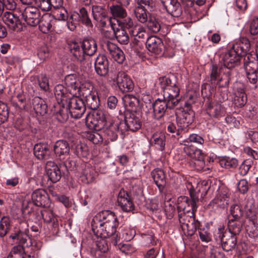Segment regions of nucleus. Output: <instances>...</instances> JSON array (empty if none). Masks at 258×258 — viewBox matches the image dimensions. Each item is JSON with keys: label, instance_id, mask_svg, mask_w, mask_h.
Returning <instances> with one entry per match:
<instances>
[{"label": "nucleus", "instance_id": "412c9836", "mask_svg": "<svg viewBox=\"0 0 258 258\" xmlns=\"http://www.w3.org/2000/svg\"><path fill=\"white\" fill-rule=\"evenodd\" d=\"M240 56L230 50L221 56V61L225 68L231 69L238 66L240 64Z\"/></svg>", "mask_w": 258, "mask_h": 258}, {"label": "nucleus", "instance_id": "680f3d73", "mask_svg": "<svg viewBox=\"0 0 258 258\" xmlns=\"http://www.w3.org/2000/svg\"><path fill=\"white\" fill-rule=\"evenodd\" d=\"M233 52H234L237 55L240 56L241 58L242 57H245V56L248 55V51L247 49L243 48V47L240 45L238 42H236L233 44L232 48L230 49Z\"/></svg>", "mask_w": 258, "mask_h": 258}, {"label": "nucleus", "instance_id": "8fccbe9b", "mask_svg": "<svg viewBox=\"0 0 258 258\" xmlns=\"http://www.w3.org/2000/svg\"><path fill=\"white\" fill-rule=\"evenodd\" d=\"M51 18L49 16H43L41 19H40V22H39V28L40 30L43 33H47L49 32L52 27L51 24Z\"/></svg>", "mask_w": 258, "mask_h": 258}, {"label": "nucleus", "instance_id": "a19ab883", "mask_svg": "<svg viewBox=\"0 0 258 258\" xmlns=\"http://www.w3.org/2000/svg\"><path fill=\"white\" fill-rule=\"evenodd\" d=\"M151 141L157 149L163 151L165 149L166 135L162 133L154 134L152 137Z\"/></svg>", "mask_w": 258, "mask_h": 258}, {"label": "nucleus", "instance_id": "79ce46f5", "mask_svg": "<svg viewBox=\"0 0 258 258\" xmlns=\"http://www.w3.org/2000/svg\"><path fill=\"white\" fill-rule=\"evenodd\" d=\"M243 222L240 220L231 219L228 223V228L230 234L236 235H238L242 229Z\"/></svg>", "mask_w": 258, "mask_h": 258}, {"label": "nucleus", "instance_id": "a18cd8bd", "mask_svg": "<svg viewBox=\"0 0 258 258\" xmlns=\"http://www.w3.org/2000/svg\"><path fill=\"white\" fill-rule=\"evenodd\" d=\"M41 215L45 223L50 224L54 229L57 228L58 226L57 219L51 211H45L44 213H41Z\"/></svg>", "mask_w": 258, "mask_h": 258}, {"label": "nucleus", "instance_id": "4be33fe9", "mask_svg": "<svg viewBox=\"0 0 258 258\" xmlns=\"http://www.w3.org/2000/svg\"><path fill=\"white\" fill-rule=\"evenodd\" d=\"M229 191L226 188L219 190L216 197L210 202V205L224 208L228 205L229 200Z\"/></svg>", "mask_w": 258, "mask_h": 258}, {"label": "nucleus", "instance_id": "e433bc0d", "mask_svg": "<svg viewBox=\"0 0 258 258\" xmlns=\"http://www.w3.org/2000/svg\"><path fill=\"white\" fill-rule=\"evenodd\" d=\"M28 237L26 231L23 232L19 229H15L10 235L13 242L24 245L27 243Z\"/></svg>", "mask_w": 258, "mask_h": 258}, {"label": "nucleus", "instance_id": "0e129e2a", "mask_svg": "<svg viewBox=\"0 0 258 258\" xmlns=\"http://www.w3.org/2000/svg\"><path fill=\"white\" fill-rule=\"evenodd\" d=\"M246 73L249 83L251 84V88L256 89L257 88L256 85L258 79L257 72H246Z\"/></svg>", "mask_w": 258, "mask_h": 258}, {"label": "nucleus", "instance_id": "0eeeda50", "mask_svg": "<svg viewBox=\"0 0 258 258\" xmlns=\"http://www.w3.org/2000/svg\"><path fill=\"white\" fill-rule=\"evenodd\" d=\"M178 218L182 230L188 236H192L200 227L201 223L196 219L195 214L182 215L181 213L178 214Z\"/></svg>", "mask_w": 258, "mask_h": 258}, {"label": "nucleus", "instance_id": "f704fd0d", "mask_svg": "<svg viewBox=\"0 0 258 258\" xmlns=\"http://www.w3.org/2000/svg\"><path fill=\"white\" fill-rule=\"evenodd\" d=\"M33 109L36 113L40 115H45L47 112V106L42 98L35 97L32 100Z\"/></svg>", "mask_w": 258, "mask_h": 258}, {"label": "nucleus", "instance_id": "39448f33", "mask_svg": "<svg viewBox=\"0 0 258 258\" xmlns=\"http://www.w3.org/2000/svg\"><path fill=\"white\" fill-rule=\"evenodd\" d=\"M65 105L67 106L71 116L75 119L80 118L86 110L84 100L75 94L67 100Z\"/></svg>", "mask_w": 258, "mask_h": 258}, {"label": "nucleus", "instance_id": "774afa93", "mask_svg": "<svg viewBox=\"0 0 258 258\" xmlns=\"http://www.w3.org/2000/svg\"><path fill=\"white\" fill-rule=\"evenodd\" d=\"M37 56L41 60H44L49 56V50L46 46H43L38 49Z\"/></svg>", "mask_w": 258, "mask_h": 258}, {"label": "nucleus", "instance_id": "f8f14e48", "mask_svg": "<svg viewBox=\"0 0 258 258\" xmlns=\"http://www.w3.org/2000/svg\"><path fill=\"white\" fill-rule=\"evenodd\" d=\"M183 151L188 158L197 162L195 163L196 166L197 165L200 168H203L204 166V155L201 150L193 145L185 144Z\"/></svg>", "mask_w": 258, "mask_h": 258}, {"label": "nucleus", "instance_id": "4c0bfd02", "mask_svg": "<svg viewBox=\"0 0 258 258\" xmlns=\"http://www.w3.org/2000/svg\"><path fill=\"white\" fill-rule=\"evenodd\" d=\"M105 238L96 241V247L94 252L92 251V254L96 258H101L104 256V254L108 251L109 247L107 242Z\"/></svg>", "mask_w": 258, "mask_h": 258}, {"label": "nucleus", "instance_id": "4d7b16f0", "mask_svg": "<svg viewBox=\"0 0 258 258\" xmlns=\"http://www.w3.org/2000/svg\"><path fill=\"white\" fill-rule=\"evenodd\" d=\"M127 29L130 30L129 33L132 36L136 37L142 40H144L146 38V32L143 30L141 28L135 25L134 24L133 27Z\"/></svg>", "mask_w": 258, "mask_h": 258}, {"label": "nucleus", "instance_id": "dca6fc26", "mask_svg": "<svg viewBox=\"0 0 258 258\" xmlns=\"http://www.w3.org/2000/svg\"><path fill=\"white\" fill-rule=\"evenodd\" d=\"M31 199L34 204L38 207L47 208L50 206L49 196L44 189H38L33 191Z\"/></svg>", "mask_w": 258, "mask_h": 258}, {"label": "nucleus", "instance_id": "6ab92c4d", "mask_svg": "<svg viewBox=\"0 0 258 258\" xmlns=\"http://www.w3.org/2000/svg\"><path fill=\"white\" fill-rule=\"evenodd\" d=\"M117 203L122 211L130 212L134 210V204L128 194L121 189L117 197Z\"/></svg>", "mask_w": 258, "mask_h": 258}, {"label": "nucleus", "instance_id": "5fc2aeb1", "mask_svg": "<svg viewBox=\"0 0 258 258\" xmlns=\"http://www.w3.org/2000/svg\"><path fill=\"white\" fill-rule=\"evenodd\" d=\"M147 27L151 31L155 33L158 32L161 29L160 24L157 19L151 15H149L147 21Z\"/></svg>", "mask_w": 258, "mask_h": 258}, {"label": "nucleus", "instance_id": "052dcab7", "mask_svg": "<svg viewBox=\"0 0 258 258\" xmlns=\"http://www.w3.org/2000/svg\"><path fill=\"white\" fill-rule=\"evenodd\" d=\"M65 105L61 104L62 108L56 113V117L57 119L60 122H65L69 118V114L68 113V108L66 106V108L64 107Z\"/></svg>", "mask_w": 258, "mask_h": 258}, {"label": "nucleus", "instance_id": "c9c22d12", "mask_svg": "<svg viewBox=\"0 0 258 258\" xmlns=\"http://www.w3.org/2000/svg\"><path fill=\"white\" fill-rule=\"evenodd\" d=\"M117 128L116 125H114L113 122H108L102 130L107 140L114 141L117 139L118 136Z\"/></svg>", "mask_w": 258, "mask_h": 258}, {"label": "nucleus", "instance_id": "bb28decb", "mask_svg": "<svg viewBox=\"0 0 258 258\" xmlns=\"http://www.w3.org/2000/svg\"><path fill=\"white\" fill-rule=\"evenodd\" d=\"M90 9L84 7H79L74 12L78 16V22L88 28H92L93 25L90 16Z\"/></svg>", "mask_w": 258, "mask_h": 258}, {"label": "nucleus", "instance_id": "2eb2a0df", "mask_svg": "<svg viewBox=\"0 0 258 258\" xmlns=\"http://www.w3.org/2000/svg\"><path fill=\"white\" fill-rule=\"evenodd\" d=\"M115 81L119 90L123 93L128 92L134 89V84L133 81L124 72H118Z\"/></svg>", "mask_w": 258, "mask_h": 258}, {"label": "nucleus", "instance_id": "7ed1b4c3", "mask_svg": "<svg viewBox=\"0 0 258 258\" xmlns=\"http://www.w3.org/2000/svg\"><path fill=\"white\" fill-rule=\"evenodd\" d=\"M118 225V220L106 224L102 227L98 226L97 229L92 230L94 234L101 238H106L111 237L110 243L114 246H116L120 242V236L116 228Z\"/></svg>", "mask_w": 258, "mask_h": 258}, {"label": "nucleus", "instance_id": "6e6d98bb", "mask_svg": "<svg viewBox=\"0 0 258 258\" xmlns=\"http://www.w3.org/2000/svg\"><path fill=\"white\" fill-rule=\"evenodd\" d=\"M91 10L93 18L95 20L105 18L107 15L105 9L101 6L93 5Z\"/></svg>", "mask_w": 258, "mask_h": 258}, {"label": "nucleus", "instance_id": "423d86ee", "mask_svg": "<svg viewBox=\"0 0 258 258\" xmlns=\"http://www.w3.org/2000/svg\"><path fill=\"white\" fill-rule=\"evenodd\" d=\"M21 21L31 27H35L40 22V12L36 7H27L24 9H18Z\"/></svg>", "mask_w": 258, "mask_h": 258}, {"label": "nucleus", "instance_id": "603ef678", "mask_svg": "<svg viewBox=\"0 0 258 258\" xmlns=\"http://www.w3.org/2000/svg\"><path fill=\"white\" fill-rule=\"evenodd\" d=\"M86 106L87 105L91 109H97L99 105V99L97 93H94L85 99Z\"/></svg>", "mask_w": 258, "mask_h": 258}, {"label": "nucleus", "instance_id": "c756f323", "mask_svg": "<svg viewBox=\"0 0 258 258\" xmlns=\"http://www.w3.org/2000/svg\"><path fill=\"white\" fill-rule=\"evenodd\" d=\"M111 28L113 31L114 34L117 41L121 44H127L130 41V37L128 33L125 30L127 29L123 27L120 28L116 27V24H113L111 22Z\"/></svg>", "mask_w": 258, "mask_h": 258}, {"label": "nucleus", "instance_id": "69168bd1", "mask_svg": "<svg viewBox=\"0 0 258 258\" xmlns=\"http://www.w3.org/2000/svg\"><path fill=\"white\" fill-rule=\"evenodd\" d=\"M38 82L39 85L42 90L45 91H47L49 90L48 79L45 75H41L38 78Z\"/></svg>", "mask_w": 258, "mask_h": 258}, {"label": "nucleus", "instance_id": "49530a36", "mask_svg": "<svg viewBox=\"0 0 258 258\" xmlns=\"http://www.w3.org/2000/svg\"><path fill=\"white\" fill-rule=\"evenodd\" d=\"M186 109H183V111L179 115L185 121L189 124H191L194 120L195 116L194 112L191 109L190 104L185 103L184 105Z\"/></svg>", "mask_w": 258, "mask_h": 258}, {"label": "nucleus", "instance_id": "f03ea898", "mask_svg": "<svg viewBox=\"0 0 258 258\" xmlns=\"http://www.w3.org/2000/svg\"><path fill=\"white\" fill-rule=\"evenodd\" d=\"M189 192L191 199L186 196H180L178 198L177 208L178 214L182 212V215H194L197 211V203L199 201V192L201 190L199 188L197 191L190 188Z\"/></svg>", "mask_w": 258, "mask_h": 258}, {"label": "nucleus", "instance_id": "72a5a7b5", "mask_svg": "<svg viewBox=\"0 0 258 258\" xmlns=\"http://www.w3.org/2000/svg\"><path fill=\"white\" fill-rule=\"evenodd\" d=\"M207 113L211 117L218 118L222 116L223 108L218 102H208L206 103Z\"/></svg>", "mask_w": 258, "mask_h": 258}, {"label": "nucleus", "instance_id": "864d4df0", "mask_svg": "<svg viewBox=\"0 0 258 258\" xmlns=\"http://www.w3.org/2000/svg\"><path fill=\"white\" fill-rule=\"evenodd\" d=\"M199 234L200 239L206 242H209L212 240V235L210 232V226L207 224L203 228H199Z\"/></svg>", "mask_w": 258, "mask_h": 258}, {"label": "nucleus", "instance_id": "7c9ffc66", "mask_svg": "<svg viewBox=\"0 0 258 258\" xmlns=\"http://www.w3.org/2000/svg\"><path fill=\"white\" fill-rule=\"evenodd\" d=\"M63 4V0H36V5L43 11H49L53 7L59 8Z\"/></svg>", "mask_w": 258, "mask_h": 258}, {"label": "nucleus", "instance_id": "ddd939ff", "mask_svg": "<svg viewBox=\"0 0 258 258\" xmlns=\"http://www.w3.org/2000/svg\"><path fill=\"white\" fill-rule=\"evenodd\" d=\"M102 45L104 50L110 54L114 60L119 63L123 62L125 59L123 52L116 44L109 41H105Z\"/></svg>", "mask_w": 258, "mask_h": 258}, {"label": "nucleus", "instance_id": "b1692460", "mask_svg": "<svg viewBox=\"0 0 258 258\" xmlns=\"http://www.w3.org/2000/svg\"><path fill=\"white\" fill-rule=\"evenodd\" d=\"M146 45L148 49L155 54H161L164 49L162 40L156 36H152L148 38Z\"/></svg>", "mask_w": 258, "mask_h": 258}, {"label": "nucleus", "instance_id": "9d476101", "mask_svg": "<svg viewBox=\"0 0 258 258\" xmlns=\"http://www.w3.org/2000/svg\"><path fill=\"white\" fill-rule=\"evenodd\" d=\"M224 228L220 227L218 228L217 235H216V239L221 242L223 249L229 251L234 248L237 243V238L235 235L229 234L225 235L224 233Z\"/></svg>", "mask_w": 258, "mask_h": 258}, {"label": "nucleus", "instance_id": "1a4fd4ad", "mask_svg": "<svg viewBox=\"0 0 258 258\" xmlns=\"http://www.w3.org/2000/svg\"><path fill=\"white\" fill-rule=\"evenodd\" d=\"M117 220V217L113 212L109 211H102L93 218L91 223L92 229H97L98 226L102 227Z\"/></svg>", "mask_w": 258, "mask_h": 258}, {"label": "nucleus", "instance_id": "c03bdc74", "mask_svg": "<svg viewBox=\"0 0 258 258\" xmlns=\"http://www.w3.org/2000/svg\"><path fill=\"white\" fill-rule=\"evenodd\" d=\"M77 92L84 99L96 92L93 91V86L90 83H85L80 86Z\"/></svg>", "mask_w": 258, "mask_h": 258}, {"label": "nucleus", "instance_id": "09e8293b", "mask_svg": "<svg viewBox=\"0 0 258 258\" xmlns=\"http://www.w3.org/2000/svg\"><path fill=\"white\" fill-rule=\"evenodd\" d=\"M134 13L136 18L140 23H145L147 22L149 17H148L147 10L145 8L137 6L134 9Z\"/></svg>", "mask_w": 258, "mask_h": 258}, {"label": "nucleus", "instance_id": "473e14b6", "mask_svg": "<svg viewBox=\"0 0 258 258\" xmlns=\"http://www.w3.org/2000/svg\"><path fill=\"white\" fill-rule=\"evenodd\" d=\"M244 67L246 72H257L258 70V59L252 54L245 56L243 59Z\"/></svg>", "mask_w": 258, "mask_h": 258}, {"label": "nucleus", "instance_id": "6e6552de", "mask_svg": "<svg viewBox=\"0 0 258 258\" xmlns=\"http://www.w3.org/2000/svg\"><path fill=\"white\" fill-rule=\"evenodd\" d=\"M108 122L105 114L101 110L94 111L86 117L87 125L96 131H101Z\"/></svg>", "mask_w": 258, "mask_h": 258}, {"label": "nucleus", "instance_id": "13d9d810", "mask_svg": "<svg viewBox=\"0 0 258 258\" xmlns=\"http://www.w3.org/2000/svg\"><path fill=\"white\" fill-rule=\"evenodd\" d=\"M219 163L222 167L226 168H235L238 164L237 159L230 157H225L221 159Z\"/></svg>", "mask_w": 258, "mask_h": 258}, {"label": "nucleus", "instance_id": "f257e3e1", "mask_svg": "<svg viewBox=\"0 0 258 258\" xmlns=\"http://www.w3.org/2000/svg\"><path fill=\"white\" fill-rule=\"evenodd\" d=\"M158 84L163 91V98L170 103V107H174L179 103L180 88L175 76L160 77L158 79Z\"/></svg>", "mask_w": 258, "mask_h": 258}, {"label": "nucleus", "instance_id": "f3484780", "mask_svg": "<svg viewBox=\"0 0 258 258\" xmlns=\"http://www.w3.org/2000/svg\"><path fill=\"white\" fill-rule=\"evenodd\" d=\"M230 78L229 76L225 78L220 77V70L216 64L212 66L210 74V82L212 84H217L219 87L227 88Z\"/></svg>", "mask_w": 258, "mask_h": 258}, {"label": "nucleus", "instance_id": "20e7f679", "mask_svg": "<svg viewBox=\"0 0 258 258\" xmlns=\"http://www.w3.org/2000/svg\"><path fill=\"white\" fill-rule=\"evenodd\" d=\"M112 20L116 21L118 26L131 28L134 26V21L127 14L126 10L121 5H113L109 8Z\"/></svg>", "mask_w": 258, "mask_h": 258}, {"label": "nucleus", "instance_id": "5701e85b", "mask_svg": "<svg viewBox=\"0 0 258 258\" xmlns=\"http://www.w3.org/2000/svg\"><path fill=\"white\" fill-rule=\"evenodd\" d=\"M125 117L126 123L129 130L136 132L141 128L142 124L139 113L136 112H126Z\"/></svg>", "mask_w": 258, "mask_h": 258}, {"label": "nucleus", "instance_id": "e2e57ef3", "mask_svg": "<svg viewBox=\"0 0 258 258\" xmlns=\"http://www.w3.org/2000/svg\"><path fill=\"white\" fill-rule=\"evenodd\" d=\"M230 212L232 216V219H234L235 220H240L243 214L242 210L240 207L237 205H232L231 207Z\"/></svg>", "mask_w": 258, "mask_h": 258}, {"label": "nucleus", "instance_id": "9b49d317", "mask_svg": "<svg viewBox=\"0 0 258 258\" xmlns=\"http://www.w3.org/2000/svg\"><path fill=\"white\" fill-rule=\"evenodd\" d=\"M2 19L10 29L15 31H22L23 25L25 24L22 22L20 15L17 16L10 12H6L2 17Z\"/></svg>", "mask_w": 258, "mask_h": 258}, {"label": "nucleus", "instance_id": "c85d7f7f", "mask_svg": "<svg viewBox=\"0 0 258 258\" xmlns=\"http://www.w3.org/2000/svg\"><path fill=\"white\" fill-rule=\"evenodd\" d=\"M151 175L154 182L158 187L160 192H162L166 184L164 172L162 169L156 168L152 171Z\"/></svg>", "mask_w": 258, "mask_h": 258}, {"label": "nucleus", "instance_id": "2f4dec72", "mask_svg": "<svg viewBox=\"0 0 258 258\" xmlns=\"http://www.w3.org/2000/svg\"><path fill=\"white\" fill-rule=\"evenodd\" d=\"M83 48V55L87 54L89 56L93 55L97 51V44L95 40L92 38H85L81 44Z\"/></svg>", "mask_w": 258, "mask_h": 258}, {"label": "nucleus", "instance_id": "4468645a", "mask_svg": "<svg viewBox=\"0 0 258 258\" xmlns=\"http://www.w3.org/2000/svg\"><path fill=\"white\" fill-rule=\"evenodd\" d=\"M46 172L49 179L53 183L58 181L64 171L59 166L52 161H48L46 164Z\"/></svg>", "mask_w": 258, "mask_h": 258}, {"label": "nucleus", "instance_id": "58836bf2", "mask_svg": "<svg viewBox=\"0 0 258 258\" xmlns=\"http://www.w3.org/2000/svg\"><path fill=\"white\" fill-rule=\"evenodd\" d=\"M247 102V95L243 88H239L235 93L234 103L238 107L244 106Z\"/></svg>", "mask_w": 258, "mask_h": 258}, {"label": "nucleus", "instance_id": "3c124183", "mask_svg": "<svg viewBox=\"0 0 258 258\" xmlns=\"http://www.w3.org/2000/svg\"><path fill=\"white\" fill-rule=\"evenodd\" d=\"M11 220L8 217H3L0 220V237H3L9 232L11 228Z\"/></svg>", "mask_w": 258, "mask_h": 258}, {"label": "nucleus", "instance_id": "cd10ccee", "mask_svg": "<svg viewBox=\"0 0 258 258\" xmlns=\"http://www.w3.org/2000/svg\"><path fill=\"white\" fill-rule=\"evenodd\" d=\"M53 150L60 160H64L66 157L69 156L70 147L66 141H57L54 146Z\"/></svg>", "mask_w": 258, "mask_h": 258}, {"label": "nucleus", "instance_id": "ea45409f", "mask_svg": "<svg viewBox=\"0 0 258 258\" xmlns=\"http://www.w3.org/2000/svg\"><path fill=\"white\" fill-rule=\"evenodd\" d=\"M69 48L73 56L78 60L82 61L84 60L81 44L76 42H72L69 44Z\"/></svg>", "mask_w": 258, "mask_h": 258}, {"label": "nucleus", "instance_id": "a211bd4d", "mask_svg": "<svg viewBox=\"0 0 258 258\" xmlns=\"http://www.w3.org/2000/svg\"><path fill=\"white\" fill-rule=\"evenodd\" d=\"M72 90L69 92L68 90L62 85H57L54 90V95L59 105L60 104L65 105L67 100L69 99L73 95H77L74 91L71 92Z\"/></svg>", "mask_w": 258, "mask_h": 258}, {"label": "nucleus", "instance_id": "393cba45", "mask_svg": "<svg viewBox=\"0 0 258 258\" xmlns=\"http://www.w3.org/2000/svg\"><path fill=\"white\" fill-rule=\"evenodd\" d=\"M34 154L39 160H48L51 158V151L49 146L45 143L36 144L33 148Z\"/></svg>", "mask_w": 258, "mask_h": 258}, {"label": "nucleus", "instance_id": "bf43d9fd", "mask_svg": "<svg viewBox=\"0 0 258 258\" xmlns=\"http://www.w3.org/2000/svg\"><path fill=\"white\" fill-rule=\"evenodd\" d=\"M9 117V108L6 104L0 101V125L6 122Z\"/></svg>", "mask_w": 258, "mask_h": 258}, {"label": "nucleus", "instance_id": "37998d69", "mask_svg": "<svg viewBox=\"0 0 258 258\" xmlns=\"http://www.w3.org/2000/svg\"><path fill=\"white\" fill-rule=\"evenodd\" d=\"M97 173L95 170L89 166L86 167L82 171V180L85 183H89L94 181Z\"/></svg>", "mask_w": 258, "mask_h": 258}, {"label": "nucleus", "instance_id": "de8ad7c7", "mask_svg": "<svg viewBox=\"0 0 258 258\" xmlns=\"http://www.w3.org/2000/svg\"><path fill=\"white\" fill-rule=\"evenodd\" d=\"M67 86L71 89L72 91H77L80 87L77 76L75 74H71L66 77L64 79Z\"/></svg>", "mask_w": 258, "mask_h": 258}, {"label": "nucleus", "instance_id": "338daca9", "mask_svg": "<svg viewBox=\"0 0 258 258\" xmlns=\"http://www.w3.org/2000/svg\"><path fill=\"white\" fill-rule=\"evenodd\" d=\"M67 158V159L62 163L60 164L59 165L63 170V169H64L68 172L69 170H71L74 169L75 167L76 163L72 159H70L69 157V158Z\"/></svg>", "mask_w": 258, "mask_h": 258}, {"label": "nucleus", "instance_id": "a878e982", "mask_svg": "<svg viewBox=\"0 0 258 258\" xmlns=\"http://www.w3.org/2000/svg\"><path fill=\"white\" fill-rule=\"evenodd\" d=\"M167 12L172 17H178L182 14V9L177 0H162Z\"/></svg>", "mask_w": 258, "mask_h": 258}, {"label": "nucleus", "instance_id": "aec40b11", "mask_svg": "<svg viewBox=\"0 0 258 258\" xmlns=\"http://www.w3.org/2000/svg\"><path fill=\"white\" fill-rule=\"evenodd\" d=\"M170 106V103L164 99L163 100L157 99L152 104L153 117L158 120L161 119L164 116L168 108L169 109L174 108Z\"/></svg>", "mask_w": 258, "mask_h": 258}]
</instances>
